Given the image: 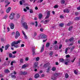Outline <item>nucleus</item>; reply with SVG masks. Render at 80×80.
Returning a JSON list of instances; mask_svg holds the SVG:
<instances>
[{"label":"nucleus","instance_id":"13","mask_svg":"<svg viewBox=\"0 0 80 80\" xmlns=\"http://www.w3.org/2000/svg\"><path fill=\"white\" fill-rule=\"evenodd\" d=\"M44 47H45L44 46V45H43L41 48V53H42V52H43V51L44 50Z\"/></svg>","mask_w":80,"mask_h":80},{"label":"nucleus","instance_id":"63","mask_svg":"<svg viewBox=\"0 0 80 80\" xmlns=\"http://www.w3.org/2000/svg\"><path fill=\"white\" fill-rule=\"evenodd\" d=\"M25 38V39H27V36L25 34L24 35Z\"/></svg>","mask_w":80,"mask_h":80},{"label":"nucleus","instance_id":"19","mask_svg":"<svg viewBox=\"0 0 80 80\" xmlns=\"http://www.w3.org/2000/svg\"><path fill=\"white\" fill-rule=\"evenodd\" d=\"M80 17H76L75 18L74 20H80Z\"/></svg>","mask_w":80,"mask_h":80},{"label":"nucleus","instance_id":"61","mask_svg":"<svg viewBox=\"0 0 80 80\" xmlns=\"http://www.w3.org/2000/svg\"><path fill=\"white\" fill-rule=\"evenodd\" d=\"M77 10H80V6L78 7L77 8Z\"/></svg>","mask_w":80,"mask_h":80},{"label":"nucleus","instance_id":"21","mask_svg":"<svg viewBox=\"0 0 80 80\" xmlns=\"http://www.w3.org/2000/svg\"><path fill=\"white\" fill-rule=\"evenodd\" d=\"M46 47H47V48H48L50 46V43L49 42H47L46 45Z\"/></svg>","mask_w":80,"mask_h":80},{"label":"nucleus","instance_id":"8","mask_svg":"<svg viewBox=\"0 0 80 80\" xmlns=\"http://www.w3.org/2000/svg\"><path fill=\"white\" fill-rule=\"evenodd\" d=\"M50 11H48L47 12V15L45 18V19L48 18L50 17Z\"/></svg>","mask_w":80,"mask_h":80},{"label":"nucleus","instance_id":"32","mask_svg":"<svg viewBox=\"0 0 80 80\" xmlns=\"http://www.w3.org/2000/svg\"><path fill=\"white\" fill-rule=\"evenodd\" d=\"M20 17V15L18 14H17L16 17L17 18H19Z\"/></svg>","mask_w":80,"mask_h":80},{"label":"nucleus","instance_id":"55","mask_svg":"<svg viewBox=\"0 0 80 80\" xmlns=\"http://www.w3.org/2000/svg\"><path fill=\"white\" fill-rule=\"evenodd\" d=\"M74 48H75V47H72L71 49V51L73 50V49H74Z\"/></svg>","mask_w":80,"mask_h":80},{"label":"nucleus","instance_id":"39","mask_svg":"<svg viewBox=\"0 0 80 80\" xmlns=\"http://www.w3.org/2000/svg\"><path fill=\"white\" fill-rule=\"evenodd\" d=\"M39 59H40V58H39V57H38L36 58V60L37 62L39 60Z\"/></svg>","mask_w":80,"mask_h":80},{"label":"nucleus","instance_id":"44","mask_svg":"<svg viewBox=\"0 0 80 80\" xmlns=\"http://www.w3.org/2000/svg\"><path fill=\"white\" fill-rule=\"evenodd\" d=\"M35 23L36 24L35 27H37V25H38V22H37V21H36L35 22Z\"/></svg>","mask_w":80,"mask_h":80},{"label":"nucleus","instance_id":"59","mask_svg":"<svg viewBox=\"0 0 80 80\" xmlns=\"http://www.w3.org/2000/svg\"><path fill=\"white\" fill-rule=\"evenodd\" d=\"M7 29L8 30V32L10 31V28H9V27H7Z\"/></svg>","mask_w":80,"mask_h":80},{"label":"nucleus","instance_id":"38","mask_svg":"<svg viewBox=\"0 0 80 80\" xmlns=\"http://www.w3.org/2000/svg\"><path fill=\"white\" fill-rule=\"evenodd\" d=\"M52 79V80H57V78H56L55 77H52L51 78Z\"/></svg>","mask_w":80,"mask_h":80},{"label":"nucleus","instance_id":"34","mask_svg":"<svg viewBox=\"0 0 80 80\" xmlns=\"http://www.w3.org/2000/svg\"><path fill=\"white\" fill-rule=\"evenodd\" d=\"M52 70L53 71H55V70H56V68L55 67H53L52 69Z\"/></svg>","mask_w":80,"mask_h":80},{"label":"nucleus","instance_id":"57","mask_svg":"<svg viewBox=\"0 0 80 80\" xmlns=\"http://www.w3.org/2000/svg\"><path fill=\"white\" fill-rule=\"evenodd\" d=\"M57 48H58V46H57V45H55V49L56 50H57Z\"/></svg>","mask_w":80,"mask_h":80},{"label":"nucleus","instance_id":"15","mask_svg":"<svg viewBox=\"0 0 80 80\" xmlns=\"http://www.w3.org/2000/svg\"><path fill=\"white\" fill-rule=\"evenodd\" d=\"M9 47H10V45L8 44L6 45L5 48V50H7Z\"/></svg>","mask_w":80,"mask_h":80},{"label":"nucleus","instance_id":"36","mask_svg":"<svg viewBox=\"0 0 80 80\" xmlns=\"http://www.w3.org/2000/svg\"><path fill=\"white\" fill-rule=\"evenodd\" d=\"M40 38H41V37H40V36H38L37 37V38H36V39H40Z\"/></svg>","mask_w":80,"mask_h":80},{"label":"nucleus","instance_id":"10","mask_svg":"<svg viewBox=\"0 0 80 80\" xmlns=\"http://www.w3.org/2000/svg\"><path fill=\"white\" fill-rule=\"evenodd\" d=\"M63 11L64 13H68L70 12V10L68 9H64Z\"/></svg>","mask_w":80,"mask_h":80},{"label":"nucleus","instance_id":"35","mask_svg":"<svg viewBox=\"0 0 80 80\" xmlns=\"http://www.w3.org/2000/svg\"><path fill=\"white\" fill-rule=\"evenodd\" d=\"M12 54L11 53H9V58H12Z\"/></svg>","mask_w":80,"mask_h":80},{"label":"nucleus","instance_id":"51","mask_svg":"<svg viewBox=\"0 0 80 80\" xmlns=\"http://www.w3.org/2000/svg\"><path fill=\"white\" fill-rule=\"evenodd\" d=\"M14 47L15 48H18V45H14Z\"/></svg>","mask_w":80,"mask_h":80},{"label":"nucleus","instance_id":"43","mask_svg":"<svg viewBox=\"0 0 80 80\" xmlns=\"http://www.w3.org/2000/svg\"><path fill=\"white\" fill-rule=\"evenodd\" d=\"M20 62H21V63H23V59H20Z\"/></svg>","mask_w":80,"mask_h":80},{"label":"nucleus","instance_id":"47","mask_svg":"<svg viewBox=\"0 0 80 80\" xmlns=\"http://www.w3.org/2000/svg\"><path fill=\"white\" fill-rule=\"evenodd\" d=\"M1 13H2V14L4 13V12H3V11L2 9L1 10Z\"/></svg>","mask_w":80,"mask_h":80},{"label":"nucleus","instance_id":"33","mask_svg":"<svg viewBox=\"0 0 80 80\" xmlns=\"http://www.w3.org/2000/svg\"><path fill=\"white\" fill-rule=\"evenodd\" d=\"M64 61V60L62 58H61L59 60V61L60 62H63Z\"/></svg>","mask_w":80,"mask_h":80},{"label":"nucleus","instance_id":"56","mask_svg":"<svg viewBox=\"0 0 80 80\" xmlns=\"http://www.w3.org/2000/svg\"><path fill=\"white\" fill-rule=\"evenodd\" d=\"M75 15H76V16H77V15H79V13L78 12H75Z\"/></svg>","mask_w":80,"mask_h":80},{"label":"nucleus","instance_id":"3","mask_svg":"<svg viewBox=\"0 0 80 80\" xmlns=\"http://www.w3.org/2000/svg\"><path fill=\"white\" fill-rule=\"evenodd\" d=\"M40 37L41 38H42L43 39H44L47 38V36L45 35V34H41Z\"/></svg>","mask_w":80,"mask_h":80},{"label":"nucleus","instance_id":"23","mask_svg":"<svg viewBox=\"0 0 80 80\" xmlns=\"http://www.w3.org/2000/svg\"><path fill=\"white\" fill-rule=\"evenodd\" d=\"M38 62H35L34 64V65L35 66V67H37L38 65Z\"/></svg>","mask_w":80,"mask_h":80},{"label":"nucleus","instance_id":"1","mask_svg":"<svg viewBox=\"0 0 80 80\" xmlns=\"http://www.w3.org/2000/svg\"><path fill=\"white\" fill-rule=\"evenodd\" d=\"M21 41L18 40L17 41H14L12 42L11 44V46L12 47H13L15 46V45H18V43H20Z\"/></svg>","mask_w":80,"mask_h":80},{"label":"nucleus","instance_id":"20","mask_svg":"<svg viewBox=\"0 0 80 80\" xmlns=\"http://www.w3.org/2000/svg\"><path fill=\"white\" fill-rule=\"evenodd\" d=\"M58 75H59V73H56L54 74V76L55 77H58Z\"/></svg>","mask_w":80,"mask_h":80},{"label":"nucleus","instance_id":"46","mask_svg":"<svg viewBox=\"0 0 80 80\" xmlns=\"http://www.w3.org/2000/svg\"><path fill=\"white\" fill-rule=\"evenodd\" d=\"M52 55H53V52L51 51L50 52V56H52Z\"/></svg>","mask_w":80,"mask_h":80},{"label":"nucleus","instance_id":"50","mask_svg":"<svg viewBox=\"0 0 80 80\" xmlns=\"http://www.w3.org/2000/svg\"><path fill=\"white\" fill-rule=\"evenodd\" d=\"M74 73L76 75H77V73H78V72H77V71H76V70H74Z\"/></svg>","mask_w":80,"mask_h":80},{"label":"nucleus","instance_id":"30","mask_svg":"<svg viewBox=\"0 0 80 80\" xmlns=\"http://www.w3.org/2000/svg\"><path fill=\"white\" fill-rule=\"evenodd\" d=\"M50 67H48V69H47V71H46V72H47V73H48V72H49V71H50Z\"/></svg>","mask_w":80,"mask_h":80},{"label":"nucleus","instance_id":"24","mask_svg":"<svg viewBox=\"0 0 80 80\" xmlns=\"http://www.w3.org/2000/svg\"><path fill=\"white\" fill-rule=\"evenodd\" d=\"M72 24H73V23H72L70 21L67 24V26H70Z\"/></svg>","mask_w":80,"mask_h":80},{"label":"nucleus","instance_id":"5","mask_svg":"<svg viewBox=\"0 0 80 80\" xmlns=\"http://www.w3.org/2000/svg\"><path fill=\"white\" fill-rule=\"evenodd\" d=\"M9 26H10L11 29H12V30L14 29V28H15V25L13 23H11L9 25Z\"/></svg>","mask_w":80,"mask_h":80},{"label":"nucleus","instance_id":"6","mask_svg":"<svg viewBox=\"0 0 80 80\" xmlns=\"http://www.w3.org/2000/svg\"><path fill=\"white\" fill-rule=\"evenodd\" d=\"M73 38H71L69 39H66L65 40V42L66 43H67L68 42H73Z\"/></svg>","mask_w":80,"mask_h":80},{"label":"nucleus","instance_id":"42","mask_svg":"<svg viewBox=\"0 0 80 80\" xmlns=\"http://www.w3.org/2000/svg\"><path fill=\"white\" fill-rule=\"evenodd\" d=\"M61 3L62 4H64L65 3V0H61Z\"/></svg>","mask_w":80,"mask_h":80},{"label":"nucleus","instance_id":"37","mask_svg":"<svg viewBox=\"0 0 80 80\" xmlns=\"http://www.w3.org/2000/svg\"><path fill=\"white\" fill-rule=\"evenodd\" d=\"M29 12H30V13H33V10L32 9H29Z\"/></svg>","mask_w":80,"mask_h":80},{"label":"nucleus","instance_id":"28","mask_svg":"<svg viewBox=\"0 0 80 80\" xmlns=\"http://www.w3.org/2000/svg\"><path fill=\"white\" fill-rule=\"evenodd\" d=\"M65 77L66 78H68L69 77V76H68V74L66 73L65 74Z\"/></svg>","mask_w":80,"mask_h":80},{"label":"nucleus","instance_id":"26","mask_svg":"<svg viewBox=\"0 0 80 80\" xmlns=\"http://www.w3.org/2000/svg\"><path fill=\"white\" fill-rule=\"evenodd\" d=\"M27 67V65L26 64H24L22 66V68H26Z\"/></svg>","mask_w":80,"mask_h":80},{"label":"nucleus","instance_id":"49","mask_svg":"<svg viewBox=\"0 0 80 80\" xmlns=\"http://www.w3.org/2000/svg\"><path fill=\"white\" fill-rule=\"evenodd\" d=\"M37 33L36 32H35L34 33V37H36L37 36Z\"/></svg>","mask_w":80,"mask_h":80},{"label":"nucleus","instance_id":"4","mask_svg":"<svg viewBox=\"0 0 80 80\" xmlns=\"http://www.w3.org/2000/svg\"><path fill=\"white\" fill-rule=\"evenodd\" d=\"M22 26L24 27V28L26 29V30L28 29V25H27V23L26 22L22 23Z\"/></svg>","mask_w":80,"mask_h":80},{"label":"nucleus","instance_id":"64","mask_svg":"<svg viewBox=\"0 0 80 80\" xmlns=\"http://www.w3.org/2000/svg\"><path fill=\"white\" fill-rule=\"evenodd\" d=\"M0 50L2 53L3 52V49L2 48H0Z\"/></svg>","mask_w":80,"mask_h":80},{"label":"nucleus","instance_id":"52","mask_svg":"<svg viewBox=\"0 0 80 80\" xmlns=\"http://www.w3.org/2000/svg\"><path fill=\"white\" fill-rule=\"evenodd\" d=\"M58 5H55L54 8H58Z\"/></svg>","mask_w":80,"mask_h":80},{"label":"nucleus","instance_id":"54","mask_svg":"<svg viewBox=\"0 0 80 80\" xmlns=\"http://www.w3.org/2000/svg\"><path fill=\"white\" fill-rule=\"evenodd\" d=\"M62 45L61 44L59 45V49H60L61 48H62Z\"/></svg>","mask_w":80,"mask_h":80},{"label":"nucleus","instance_id":"53","mask_svg":"<svg viewBox=\"0 0 80 80\" xmlns=\"http://www.w3.org/2000/svg\"><path fill=\"white\" fill-rule=\"evenodd\" d=\"M60 18H64L63 16V15H60Z\"/></svg>","mask_w":80,"mask_h":80},{"label":"nucleus","instance_id":"29","mask_svg":"<svg viewBox=\"0 0 80 80\" xmlns=\"http://www.w3.org/2000/svg\"><path fill=\"white\" fill-rule=\"evenodd\" d=\"M63 25H64L63 23H61L60 24L59 26V27H63Z\"/></svg>","mask_w":80,"mask_h":80},{"label":"nucleus","instance_id":"60","mask_svg":"<svg viewBox=\"0 0 80 80\" xmlns=\"http://www.w3.org/2000/svg\"><path fill=\"white\" fill-rule=\"evenodd\" d=\"M75 58H74L73 59V60H71V62H74V61H75Z\"/></svg>","mask_w":80,"mask_h":80},{"label":"nucleus","instance_id":"14","mask_svg":"<svg viewBox=\"0 0 80 80\" xmlns=\"http://www.w3.org/2000/svg\"><path fill=\"white\" fill-rule=\"evenodd\" d=\"M49 67V63H48L45 64L43 66V67L44 68H47V67Z\"/></svg>","mask_w":80,"mask_h":80},{"label":"nucleus","instance_id":"12","mask_svg":"<svg viewBox=\"0 0 80 80\" xmlns=\"http://www.w3.org/2000/svg\"><path fill=\"white\" fill-rule=\"evenodd\" d=\"M39 76L40 75H39V74L36 73L35 76L34 78H38Z\"/></svg>","mask_w":80,"mask_h":80},{"label":"nucleus","instance_id":"40","mask_svg":"<svg viewBox=\"0 0 80 80\" xmlns=\"http://www.w3.org/2000/svg\"><path fill=\"white\" fill-rule=\"evenodd\" d=\"M5 73H8L9 72V70L8 69H7L4 71Z\"/></svg>","mask_w":80,"mask_h":80},{"label":"nucleus","instance_id":"41","mask_svg":"<svg viewBox=\"0 0 80 80\" xmlns=\"http://www.w3.org/2000/svg\"><path fill=\"white\" fill-rule=\"evenodd\" d=\"M72 28H73V27H71L70 28H68V30H69V31H71V30H72Z\"/></svg>","mask_w":80,"mask_h":80},{"label":"nucleus","instance_id":"31","mask_svg":"<svg viewBox=\"0 0 80 80\" xmlns=\"http://www.w3.org/2000/svg\"><path fill=\"white\" fill-rule=\"evenodd\" d=\"M22 75H26V74H27V72H22Z\"/></svg>","mask_w":80,"mask_h":80},{"label":"nucleus","instance_id":"17","mask_svg":"<svg viewBox=\"0 0 80 80\" xmlns=\"http://www.w3.org/2000/svg\"><path fill=\"white\" fill-rule=\"evenodd\" d=\"M32 52L33 55H35V48H32Z\"/></svg>","mask_w":80,"mask_h":80},{"label":"nucleus","instance_id":"45","mask_svg":"<svg viewBox=\"0 0 80 80\" xmlns=\"http://www.w3.org/2000/svg\"><path fill=\"white\" fill-rule=\"evenodd\" d=\"M8 17V16L7 15H6L3 18H4L5 19H7V18Z\"/></svg>","mask_w":80,"mask_h":80},{"label":"nucleus","instance_id":"7","mask_svg":"<svg viewBox=\"0 0 80 80\" xmlns=\"http://www.w3.org/2000/svg\"><path fill=\"white\" fill-rule=\"evenodd\" d=\"M20 36V33L18 31H17L16 32V35H15V38L17 39L18 38V37Z\"/></svg>","mask_w":80,"mask_h":80},{"label":"nucleus","instance_id":"2","mask_svg":"<svg viewBox=\"0 0 80 80\" xmlns=\"http://www.w3.org/2000/svg\"><path fill=\"white\" fill-rule=\"evenodd\" d=\"M14 16H15V13L13 12L11 13L10 15L9 18L12 20L13 18V17Z\"/></svg>","mask_w":80,"mask_h":80},{"label":"nucleus","instance_id":"25","mask_svg":"<svg viewBox=\"0 0 80 80\" xmlns=\"http://www.w3.org/2000/svg\"><path fill=\"white\" fill-rule=\"evenodd\" d=\"M49 22V20H45L44 21V24H47L48 23V22Z\"/></svg>","mask_w":80,"mask_h":80},{"label":"nucleus","instance_id":"58","mask_svg":"<svg viewBox=\"0 0 80 80\" xmlns=\"http://www.w3.org/2000/svg\"><path fill=\"white\" fill-rule=\"evenodd\" d=\"M4 39H3V38H1V42H4Z\"/></svg>","mask_w":80,"mask_h":80},{"label":"nucleus","instance_id":"22","mask_svg":"<svg viewBox=\"0 0 80 80\" xmlns=\"http://www.w3.org/2000/svg\"><path fill=\"white\" fill-rule=\"evenodd\" d=\"M67 62H66L65 63V65H68V63H69L70 62V60L69 59H67Z\"/></svg>","mask_w":80,"mask_h":80},{"label":"nucleus","instance_id":"16","mask_svg":"<svg viewBox=\"0 0 80 80\" xmlns=\"http://www.w3.org/2000/svg\"><path fill=\"white\" fill-rule=\"evenodd\" d=\"M8 2V0H6V1H5V3H8V4L6 5L5 7H7V6H8V5L10 4V2Z\"/></svg>","mask_w":80,"mask_h":80},{"label":"nucleus","instance_id":"62","mask_svg":"<svg viewBox=\"0 0 80 80\" xmlns=\"http://www.w3.org/2000/svg\"><path fill=\"white\" fill-rule=\"evenodd\" d=\"M70 55H66V57L67 58H68V57H70Z\"/></svg>","mask_w":80,"mask_h":80},{"label":"nucleus","instance_id":"9","mask_svg":"<svg viewBox=\"0 0 80 80\" xmlns=\"http://www.w3.org/2000/svg\"><path fill=\"white\" fill-rule=\"evenodd\" d=\"M11 9H12V8L10 7H8V8L7 9L6 11L7 13H8V12H10V11L11 10Z\"/></svg>","mask_w":80,"mask_h":80},{"label":"nucleus","instance_id":"48","mask_svg":"<svg viewBox=\"0 0 80 80\" xmlns=\"http://www.w3.org/2000/svg\"><path fill=\"white\" fill-rule=\"evenodd\" d=\"M11 77L12 78H16V76L14 75H12Z\"/></svg>","mask_w":80,"mask_h":80},{"label":"nucleus","instance_id":"11","mask_svg":"<svg viewBox=\"0 0 80 80\" xmlns=\"http://www.w3.org/2000/svg\"><path fill=\"white\" fill-rule=\"evenodd\" d=\"M70 48H70V47H68L65 50V53H66V54H67V51H68V50H70Z\"/></svg>","mask_w":80,"mask_h":80},{"label":"nucleus","instance_id":"27","mask_svg":"<svg viewBox=\"0 0 80 80\" xmlns=\"http://www.w3.org/2000/svg\"><path fill=\"white\" fill-rule=\"evenodd\" d=\"M16 63V62H15V61H13L12 62H11V65H13V63Z\"/></svg>","mask_w":80,"mask_h":80},{"label":"nucleus","instance_id":"18","mask_svg":"<svg viewBox=\"0 0 80 80\" xmlns=\"http://www.w3.org/2000/svg\"><path fill=\"white\" fill-rule=\"evenodd\" d=\"M38 17H39V19H41V18H42V14L41 13H39V14Z\"/></svg>","mask_w":80,"mask_h":80}]
</instances>
